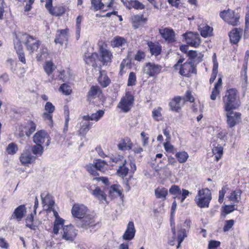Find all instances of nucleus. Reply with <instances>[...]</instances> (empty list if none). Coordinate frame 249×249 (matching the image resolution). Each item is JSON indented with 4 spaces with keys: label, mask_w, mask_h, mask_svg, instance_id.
<instances>
[{
    "label": "nucleus",
    "mask_w": 249,
    "mask_h": 249,
    "mask_svg": "<svg viewBox=\"0 0 249 249\" xmlns=\"http://www.w3.org/2000/svg\"><path fill=\"white\" fill-rule=\"evenodd\" d=\"M225 111L236 109L239 106L237 91L234 89L228 90L223 99Z\"/></svg>",
    "instance_id": "nucleus-1"
},
{
    "label": "nucleus",
    "mask_w": 249,
    "mask_h": 249,
    "mask_svg": "<svg viewBox=\"0 0 249 249\" xmlns=\"http://www.w3.org/2000/svg\"><path fill=\"white\" fill-rule=\"evenodd\" d=\"M211 199L212 195L210 190L208 188H205L198 191L195 200L199 207L206 208L208 207Z\"/></svg>",
    "instance_id": "nucleus-2"
},
{
    "label": "nucleus",
    "mask_w": 249,
    "mask_h": 249,
    "mask_svg": "<svg viewBox=\"0 0 249 249\" xmlns=\"http://www.w3.org/2000/svg\"><path fill=\"white\" fill-rule=\"evenodd\" d=\"M20 39L25 45L27 50L31 54L36 51L40 44L38 40L27 34H22L20 36Z\"/></svg>",
    "instance_id": "nucleus-3"
},
{
    "label": "nucleus",
    "mask_w": 249,
    "mask_h": 249,
    "mask_svg": "<svg viewBox=\"0 0 249 249\" xmlns=\"http://www.w3.org/2000/svg\"><path fill=\"white\" fill-rule=\"evenodd\" d=\"M220 17L229 24L237 26L239 24L240 16L237 13L231 9L224 10L220 13Z\"/></svg>",
    "instance_id": "nucleus-4"
},
{
    "label": "nucleus",
    "mask_w": 249,
    "mask_h": 249,
    "mask_svg": "<svg viewBox=\"0 0 249 249\" xmlns=\"http://www.w3.org/2000/svg\"><path fill=\"white\" fill-rule=\"evenodd\" d=\"M134 97L129 92L126 93L122 98L118 105V107L124 112H128L133 106Z\"/></svg>",
    "instance_id": "nucleus-5"
},
{
    "label": "nucleus",
    "mask_w": 249,
    "mask_h": 249,
    "mask_svg": "<svg viewBox=\"0 0 249 249\" xmlns=\"http://www.w3.org/2000/svg\"><path fill=\"white\" fill-rule=\"evenodd\" d=\"M51 139L49 135L44 130H41L35 133L33 137V141L36 144H44L48 147L50 144Z\"/></svg>",
    "instance_id": "nucleus-6"
},
{
    "label": "nucleus",
    "mask_w": 249,
    "mask_h": 249,
    "mask_svg": "<svg viewBox=\"0 0 249 249\" xmlns=\"http://www.w3.org/2000/svg\"><path fill=\"white\" fill-rule=\"evenodd\" d=\"M227 118V123L231 128L234 127L239 123L241 120V113L233 111V109L225 111Z\"/></svg>",
    "instance_id": "nucleus-7"
},
{
    "label": "nucleus",
    "mask_w": 249,
    "mask_h": 249,
    "mask_svg": "<svg viewBox=\"0 0 249 249\" xmlns=\"http://www.w3.org/2000/svg\"><path fill=\"white\" fill-rule=\"evenodd\" d=\"M161 67L153 63H147L143 68L144 73L150 77H154L160 73Z\"/></svg>",
    "instance_id": "nucleus-8"
},
{
    "label": "nucleus",
    "mask_w": 249,
    "mask_h": 249,
    "mask_svg": "<svg viewBox=\"0 0 249 249\" xmlns=\"http://www.w3.org/2000/svg\"><path fill=\"white\" fill-rule=\"evenodd\" d=\"M61 234L62 239L66 241L72 242L77 235V232L74 227L71 225H70L63 227Z\"/></svg>",
    "instance_id": "nucleus-9"
},
{
    "label": "nucleus",
    "mask_w": 249,
    "mask_h": 249,
    "mask_svg": "<svg viewBox=\"0 0 249 249\" xmlns=\"http://www.w3.org/2000/svg\"><path fill=\"white\" fill-rule=\"evenodd\" d=\"M186 43L189 45L197 47L200 44L201 39L198 33L189 32L183 34Z\"/></svg>",
    "instance_id": "nucleus-10"
},
{
    "label": "nucleus",
    "mask_w": 249,
    "mask_h": 249,
    "mask_svg": "<svg viewBox=\"0 0 249 249\" xmlns=\"http://www.w3.org/2000/svg\"><path fill=\"white\" fill-rule=\"evenodd\" d=\"M192 60L187 61L181 65L179 73L183 76H189L190 73H196V70Z\"/></svg>",
    "instance_id": "nucleus-11"
},
{
    "label": "nucleus",
    "mask_w": 249,
    "mask_h": 249,
    "mask_svg": "<svg viewBox=\"0 0 249 249\" xmlns=\"http://www.w3.org/2000/svg\"><path fill=\"white\" fill-rule=\"evenodd\" d=\"M88 208L83 204H75L72 207L71 213L73 217L81 219L87 214Z\"/></svg>",
    "instance_id": "nucleus-12"
},
{
    "label": "nucleus",
    "mask_w": 249,
    "mask_h": 249,
    "mask_svg": "<svg viewBox=\"0 0 249 249\" xmlns=\"http://www.w3.org/2000/svg\"><path fill=\"white\" fill-rule=\"evenodd\" d=\"M69 36V30L68 28L58 30L57 31L54 42L56 44L62 46L64 42L68 41Z\"/></svg>",
    "instance_id": "nucleus-13"
},
{
    "label": "nucleus",
    "mask_w": 249,
    "mask_h": 249,
    "mask_svg": "<svg viewBox=\"0 0 249 249\" xmlns=\"http://www.w3.org/2000/svg\"><path fill=\"white\" fill-rule=\"evenodd\" d=\"M135 233L136 230L134 223L132 221H130L127 225L126 230L124 233L122 238L124 240H131L134 238Z\"/></svg>",
    "instance_id": "nucleus-14"
},
{
    "label": "nucleus",
    "mask_w": 249,
    "mask_h": 249,
    "mask_svg": "<svg viewBox=\"0 0 249 249\" xmlns=\"http://www.w3.org/2000/svg\"><path fill=\"white\" fill-rule=\"evenodd\" d=\"M185 100L184 98L180 96H177L174 98L169 103V106L172 110L178 112L181 109L182 104L184 103Z\"/></svg>",
    "instance_id": "nucleus-15"
},
{
    "label": "nucleus",
    "mask_w": 249,
    "mask_h": 249,
    "mask_svg": "<svg viewBox=\"0 0 249 249\" xmlns=\"http://www.w3.org/2000/svg\"><path fill=\"white\" fill-rule=\"evenodd\" d=\"M242 33V29L240 28H234L229 34L231 42L233 44L237 43L241 37Z\"/></svg>",
    "instance_id": "nucleus-16"
},
{
    "label": "nucleus",
    "mask_w": 249,
    "mask_h": 249,
    "mask_svg": "<svg viewBox=\"0 0 249 249\" xmlns=\"http://www.w3.org/2000/svg\"><path fill=\"white\" fill-rule=\"evenodd\" d=\"M100 53L101 56V61L104 65H107L108 63L111 62L112 55L110 51L102 47L100 49Z\"/></svg>",
    "instance_id": "nucleus-17"
},
{
    "label": "nucleus",
    "mask_w": 249,
    "mask_h": 249,
    "mask_svg": "<svg viewBox=\"0 0 249 249\" xmlns=\"http://www.w3.org/2000/svg\"><path fill=\"white\" fill-rule=\"evenodd\" d=\"M159 32L161 36L166 41L170 42L174 40L175 33L173 30L168 28H164L163 29H160Z\"/></svg>",
    "instance_id": "nucleus-18"
},
{
    "label": "nucleus",
    "mask_w": 249,
    "mask_h": 249,
    "mask_svg": "<svg viewBox=\"0 0 249 249\" xmlns=\"http://www.w3.org/2000/svg\"><path fill=\"white\" fill-rule=\"evenodd\" d=\"M36 157L32 155L29 151H24L20 157V160L22 164L26 165L35 160Z\"/></svg>",
    "instance_id": "nucleus-19"
},
{
    "label": "nucleus",
    "mask_w": 249,
    "mask_h": 249,
    "mask_svg": "<svg viewBox=\"0 0 249 249\" xmlns=\"http://www.w3.org/2000/svg\"><path fill=\"white\" fill-rule=\"evenodd\" d=\"M26 213V208L24 205H21L18 207L14 211L12 217L13 219H16L20 221L24 216Z\"/></svg>",
    "instance_id": "nucleus-20"
},
{
    "label": "nucleus",
    "mask_w": 249,
    "mask_h": 249,
    "mask_svg": "<svg viewBox=\"0 0 249 249\" xmlns=\"http://www.w3.org/2000/svg\"><path fill=\"white\" fill-rule=\"evenodd\" d=\"M81 227L84 228H87L89 227L94 225V219L93 216L89 214H86L84 217L81 218Z\"/></svg>",
    "instance_id": "nucleus-21"
},
{
    "label": "nucleus",
    "mask_w": 249,
    "mask_h": 249,
    "mask_svg": "<svg viewBox=\"0 0 249 249\" xmlns=\"http://www.w3.org/2000/svg\"><path fill=\"white\" fill-rule=\"evenodd\" d=\"M202 36L207 37L212 35L213 28L208 25H200L198 27Z\"/></svg>",
    "instance_id": "nucleus-22"
},
{
    "label": "nucleus",
    "mask_w": 249,
    "mask_h": 249,
    "mask_svg": "<svg viewBox=\"0 0 249 249\" xmlns=\"http://www.w3.org/2000/svg\"><path fill=\"white\" fill-rule=\"evenodd\" d=\"M132 143L128 138H125L121 140L118 144V148L121 150H128L132 148Z\"/></svg>",
    "instance_id": "nucleus-23"
},
{
    "label": "nucleus",
    "mask_w": 249,
    "mask_h": 249,
    "mask_svg": "<svg viewBox=\"0 0 249 249\" xmlns=\"http://www.w3.org/2000/svg\"><path fill=\"white\" fill-rule=\"evenodd\" d=\"M21 129H22V131H24L27 136L29 137L35 131L36 124L33 122H28L25 126L23 128L21 127Z\"/></svg>",
    "instance_id": "nucleus-24"
},
{
    "label": "nucleus",
    "mask_w": 249,
    "mask_h": 249,
    "mask_svg": "<svg viewBox=\"0 0 249 249\" xmlns=\"http://www.w3.org/2000/svg\"><path fill=\"white\" fill-rule=\"evenodd\" d=\"M147 45L152 55L157 56L160 54L161 48L158 43H154L152 42H148Z\"/></svg>",
    "instance_id": "nucleus-25"
},
{
    "label": "nucleus",
    "mask_w": 249,
    "mask_h": 249,
    "mask_svg": "<svg viewBox=\"0 0 249 249\" xmlns=\"http://www.w3.org/2000/svg\"><path fill=\"white\" fill-rule=\"evenodd\" d=\"M101 93V90L98 86H92L88 93V99L90 100L94 98L97 96H99Z\"/></svg>",
    "instance_id": "nucleus-26"
},
{
    "label": "nucleus",
    "mask_w": 249,
    "mask_h": 249,
    "mask_svg": "<svg viewBox=\"0 0 249 249\" xmlns=\"http://www.w3.org/2000/svg\"><path fill=\"white\" fill-rule=\"evenodd\" d=\"M104 111L102 110H99L95 113H92L90 116L87 115L83 116V119L86 121L89 120H94L98 121L104 115Z\"/></svg>",
    "instance_id": "nucleus-27"
},
{
    "label": "nucleus",
    "mask_w": 249,
    "mask_h": 249,
    "mask_svg": "<svg viewBox=\"0 0 249 249\" xmlns=\"http://www.w3.org/2000/svg\"><path fill=\"white\" fill-rule=\"evenodd\" d=\"M167 194V190L164 187H159L155 190V195L158 198L165 200Z\"/></svg>",
    "instance_id": "nucleus-28"
},
{
    "label": "nucleus",
    "mask_w": 249,
    "mask_h": 249,
    "mask_svg": "<svg viewBox=\"0 0 249 249\" xmlns=\"http://www.w3.org/2000/svg\"><path fill=\"white\" fill-rule=\"evenodd\" d=\"M109 195L112 196H120L122 197V192L120 189L118 185L114 184L110 186L109 190Z\"/></svg>",
    "instance_id": "nucleus-29"
},
{
    "label": "nucleus",
    "mask_w": 249,
    "mask_h": 249,
    "mask_svg": "<svg viewBox=\"0 0 249 249\" xmlns=\"http://www.w3.org/2000/svg\"><path fill=\"white\" fill-rule=\"evenodd\" d=\"M213 153L214 155V158L216 160L218 161L223 155V147L221 145L218 144L216 146H215L213 148Z\"/></svg>",
    "instance_id": "nucleus-30"
},
{
    "label": "nucleus",
    "mask_w": 249,
    "mask_h": 249,
    "mask_svg": "<svg viewBox=\"0 0 249 249\" xmlns=\"http://www.w3.org/2000/svg\"><path fill=\"white\" fill-rule=\"evenodd\" d=\"M92 195L100 201L106 200V194L99 187H96L93 190Z\"/></svg>",
    "instance_id": "nucleus-31"
},
{
    "label": "nucleus",
    "mask_w": 249,
    "mask_h": 249,
    "mask_svg": "<svg viewBox=\"0 0 249 249\" xmlns=\"http://www.w3.org/2000/svg\"><path fill=\"white\" fill-rule=\"evenodd\" d=\"M125 43L126 40L124 38L117 36L114 38L111 42V45L113 47H121Z\"/></svg>",
    "instance_id": "nucleus-32"
},
{
    "label": "nucleus",
    "mask_w": 249,
    "mask_h": 249,
    "mask_svg": "<svg viewBox=\"0 0 249 249\" xmlns=\"http://www.w3.org/2000/svg\"><path fill=\"white\" fill-rule=\"evenodd\" d=\"M241 191L240 190L233 191L228 196L229 200L235 202H239L241 200Z\"/></svg>",
    "instance_id": "nucleus-33"
},
{
    "label": "nucleus",
    "mask_w": 249,
    "mask_h": 249,
    "mask_svg": "<svg viewBox=\"0 0 249 249\" xmlns=\"http://www.w3.org/2000/svg\"><path fill=\"white\" fill-rule=\"evenodd\" d=\"M98 171L105 172L107 169V163L105 161L98 159L94 162Z\"/></svg>",
    "instance_id": "nucleus-34"
},
{
    "label": "nucleus",
    "mask_w": 249,
    "mask_h": 249,
    "mask_svg": "<svg viewBox=\"0 0 249 249\" xmlns=\"http://www.w3.org/2000/svg\"><path fill=\"white\" fill-rule=\"evenodd\" d=\"M98 55L97 53H92L91 55H85L84 59L86 63L89 65H92L94 66V62L98 58Z\"/></svg>",
    "instance_id": "nucleus-35"
},
{
    "label": "nucleus",
    "mask_w": 249,
    "mask_h": 249,
    "mask_svg": "<svg viewBox=\"0 0 249 249\" xmlns=\"http://www.w3.org/2000/svg\"><path fill=\"white\" fill-rule=\"evenodd\" d=\"M41 196L42 198V203L44 205H48V212H50L51 210L54 209L53 208L54 201L53 200L51 199L49 196L47 195L44 198H43L42 195Z\"/></svg>",
    "instance_id": "nucleus-36"
},
{
    "label": "nucleus",
    "mask_w": 249,
    "mask_h": 249,
    "mask_svg": "<svg viewBox=\"0 0 249 249\" xmlns=\"http://www.w3.org/2000/svg\"><path fill=\"white\" fill-rule=\"evenodd\" d=\"M176 157L179 163H185L189 158L188 154L185 151H180L176 154Z\"/></svg>",
    "instance_id": "nucleus-37"
},
{
    "label": "nucleus",
    "mask_w": 249,
    "mask_h": 249,
    "mask_svg": "<svg viewBox=\"0 0 249 249\" xmlns=\"http://www.w3.org/2000/svg\"><path fill=\"white\" fill-rule=\"evenodd\" d=\"M64 220L63 219H55L54 222L53 232L55 234H58L60 229L63 228Z\"/></svg>",
    "instance_id": "nucleus-38"
},
{
    "label": "nucleus",
    "mask_w": 249,
    "mask_h": 249,
    "mask_svg": "<svg viewBox=\"0 0 249 249\" xmlns=\"http://www.w3.org/2000/svg\"><path fill=\"white\" fill-rule=\"evenodd\" d=\"M31 151L34 155L41 156L44 151L43 146L41 144H36L32 146Z\"/></svg>",
    "instance_id": "nucleus-39"
},
{
    "label": "nucleus",
    "mask_w": 249,
    "mask_h": 249,
    "mask_svg": "<svg viewBox=\"0 0 249 249\" xmlns=\"http://www.w3.org/2000/svg\"><path fill=\"white\" fill-rule=\"evenodd\" d=\"M187 236L186 231L185 229L181 228L179 231L178 235V245L177 248H179L180 244L183 241L184 238Z\"/></svg>",
    "instance_id": "nucleus-40"
},
{
    "label": "nucleus",
    "mask_w": 249,
    "mask_h": 249,
    "mask_svg": "<svg viewBox=\"0 0 249 249\" xmlns=\"http://www.w3.org/2000/svg\"><path fill=\"white\" fill-rule=\"evenodd\" d=\"M98 82L103 87H107L110 83V79L106 74L100 73V75L98 78Z\"/></svg>",
    "instance_id": "nucleus-41"
},
{
    "label": "nucleus",
    "mask_w": 249,
    "mask_h": 249,
    "mask_svg": "<svg viewBox=\"0 0 249 249\" xmlns=\"http://www.w3.org/2000/svg\"><path fill=\"white\" fill-rule=\"evenodd\" d=\"M87 171L91 175L94 176H99L97 169L94 163H89L85 166Z\"/></svg>",
    "instance_id": "nucleus-42"
},
{
    "label": "nucleus",
    "mask_w": 249,
    "mask_h": 249,
    "mask_svg": "<svg viewBox=\"0 0 249 249\" xmlns=\"http://www.w3.org/2000/svg\"><path fill=\"white\" fill-rule=\"evenodd\" d=\"M125 160L122 162V165L119 166L117 170V173L120 177H124L126 176L128 172V168L125 165Z\"/></svg>",
    "instance_id": "nucleus-43"
},
{
    "label": "nucleus",
    "mask_w": 249,
    "mask_h": 249,
    "mask_svg": "<svg viewBox=\"0 0 249 249\" xmlns=\"http://www.w3.org/2000/svg\"><path fill=\"white\" fill-rule=\"evenodd\" d=\"M18 150L17 145L14 142L9 143L6 147V152L9 155H14Z\"/></svg>",
    "instance_id": "nucleus-44"
},
{
    "label": "nucleus",
    "mask_w": 249,
    "mask_h": 249,
    "mask_svg": "<svg viewBox=\"0 0 249 249\" xmlns=\"http://www.w3.org/2000/svg\"><path fill=\"white\" fill-rule=\"evenodd\" d=\"M92 123L88 121H87L83 123L80 130L79 133L81 135H85L89 131L90 128L91 127Z\"/></svg>",
    "instance_id": "nucleus-45"
},
{
    "label": "nucleus",
    "mask_w": 249,
    "mask_h": 249,
    "mask_svg": "<svg viewBox=\"0 0 249 249\" xmlns=\"http://www.w3.org/2000/svg\"><path fill=\"white\" fill-rule=\"evenodd\" d=\"M65 12V8L62 6L55 7L53 9L50 10V12L55 16H61Z\"/></svg>",
    "instance_id": "nucleus-46"
},
{
    "label": "nucleus",
    "mask_w": 249,
    "mask_h": 249,
    "mask_svg": "<svg viewBox=\"0 0 249 249\" xmlns=\"http://www.w3.org/2000/svg\"><path fill=\"white\" fill-rule=\"evenodd\" d=\"M55 65L51 61H48L44 66V69L48 75H50L55 69Z\"/></svg>",
    "instance_id": "nucleus-47"
},
{
    "label": "nucleus",
    "mask_w": 249,
    "mask_h": 249,
    "mask_svg": "<svg viewBox=\"0 0 249 249\" xmlns=\"http://www.w3.org/2000/svg\"><path fill=\"white\" fill-rule=\"evenodd\" d=\"M91 3L95 11L103 9L104 8V4L101 0H91Z\"/></svg>",
    "instance_id": "nucleus-48"
},
{
    "label": "nucleus",
    "mask_w": 249,
    "mask_h": 249,
    "mask_svg": "<svg viewBox=\"0 0 249 249\" xmlns=\"http://www.w3.org/2000/svg\"><path fill=\"white\" fill-rule=\"evenodd\" d=\"M59 91H61L66 95H70L71 92V87L67 84L64 83L61 85L59 88Z\"/></svg>",
    "instance_id": "nucleus-49"
},
{
    "label": "nucleus",
    "mask_w": 249,
    "mask_h": 249,
    "mask_svg": "<svg viewBox=\"0 0 249 249\" xmlns=\"http://www.w3.org/2000/svg\"><path fill=\"white\" fill-rule=\"evenodd\" d=\"M161 108L160 107H158L157 108L154 109L152 111V116L155 120L158 121L161 120Z\"/></svg>",
    "instance_id": "nucleus-50"
},
{
    "label": "nucleus",
    "mask_w": 249,
    "mask_h": 249,
    "mask_svg": "<svg viewBox=\"0 0 249 249\" xmlns=\"http://www.w3.org/2000/svg\"><path fill=\"white\" fill-rule=\"evenodd\" d=\"M136 74L133 72H131L129 73L128 82H127V86H131L134 85L136 83Z\"/></svg>",
    "instance_id": "nucleus-51"
},
{
    "label": "nucleus",
    "mask_w": 249,
    "mask_h": 249,
    "mask_svg": "<svg viewBox=\"0 0 249 249\" xmlns=\"http://www.w3.org/2000/svg\"><path fill=\"white\" fill-rule=\"evenodd\" d=\"M130 5L129 7H133L136 9H143L145 8V6L142 3L137 0L131 1Z\"/></svg>",
    "instance_id": "nucleus-52"
},
{
    "label": "nucleus",
    "mask_w": 249,
    "mask_h": 249,
    "mask_svg": "<svg viewBox=\"0 0 249 249\" xmlns=\"http://www.w3.org/2000/svg\"><path fill=\"white\" fill-rule=\"evenodd\" d=\"M33 216L32 214L28 215L26 219V226L31 229H35V226L33 224Z\"/></svg>",
    "instance_id": "nucleus-53"
},
{
    "label": "nucleus",
    "mask_w": 249,
    "mask_h": 249,
    "mask_svg": "<svg viewBox=\"0 0 249 249\" xmlns=\"http://www.w3.org/2000/svg\"><path fill=\"white\" fill-rule=\"evenodd\" d=\"M132 22L134 23H139L144 22L146 19L143 18V15H135L132 18Z\"/></svg>",
    "instance_id": "nucleus-54"
},
{
    "label": "nucleus",
    "mask_w": 249,
    "mask_h": 249,
    "mask_svg": "<svg viewBox=\"0 0 249 249\" xmlns=\"http://www.w3.org/2000/svg\"><path fill=\"white\" fill-rule=\"evenodd\" d=\"M169 191L172 195L181 194V190L179 187L176 185L172 186Z\"/></svg>",
    "instance_id": "nucleus-55"
},
{
    "label": "nucleus",
    "mask_w": 249,
    "mask_h": 249,
    "mask_svg": "<svg viewBox=\"0 0 249 249\" xmlns=\"http://www.w3.org/2000/svg\"><path fill=\"white\" fill-rule=\"evenodd\" d=\"M234 223V221L232 219L226 220L225 221V224L223 227V231H227L230 230V229L233 226Z\"/></svg>",
    "instance_id": "nucleus-56"
},
{
    "label": "nucleus",
    "mask_w": 249,
    "mask_h": 249,
    "mask_svg": "<svg viewBox=\"0 0 249 249\" xmlns=\"http://www.w3.org/2000/svg\"><path fill=\"white\" fill-rule=\"evenodd\" d=\"M164 147L167 152L174 153L175 152L174 146L168 142L164 143Z\"/></svg>",
    "instance_id": "nucleus-57"
},
{
    "label": "nucleus",
    "mask_w": 249,
    "mask_h": 249,
    "mask_svg": "<svg viewBox=\"0 0 249 249\" xmlns=\"http://www.w3.org/2000/svg\"><path fill=\"white\" fill-rule=\"evenodd\" d=\"M45 109L47 112L52 113L55 110V107L52 103L48 102L45 104Z\"/></svg>",
    "instance_id": "nucleus-58"
},
{
    "label": "nucleus",
    "mask_w": 249,
    "mask_h": 249,
    "mask_svg": "<svg viewBox=\"0 0 249 249\" xmlns=\"http://www.w3.org/2000/svg\"><path fill=\"white\" fill-rule=\"evenodd\" d=\"M220 245V242L219 241L215 240H211L209 242L208 245L209 249H216Z\"/></svg>",
    "instance_id": "nucleus-59"
},
{
    "label": "nucleus",
    "mask_w": 249,
    "mask_h": 249,
    "mask_svg": "<svg viewBox=\"0 0 249 249\" xmlns=\"http://www.w3.org/2000/svg\"><path fill=\"white\" fill-rule=\"evenodd\" d=\"M220 93V90L219 89H218L217 88H215L214 87V88L213 89L212 94L211 95L210 98L212 100H215L216 99V97L217 95H218Z\"/></svg>",
    "instance_id": "nucleus-60"
},
{
    "label": "nucleus",
    "mask_w": 249,
    "mask_h": 249,
    "mask_svg": "<svg viewBox=\"0 0 249 249\" xmlns=\"http://www.w3.org/2000/svg\"><path fill=\"white\" fill-rule=\"evenodd\" d=\"M9 244L3 237H0V247L4 249H8Z\"/></svg>",
    "instance_id": "nucleus-61"
},
{
    "label": "nucleus",
    "mask_w": 249,
    "mask_h": 249,
    "mask_svg": "<svg viewBox=\"0 0 249 249\" xmlns=\"http://www.w3.org/2000/svg\"><path fill=\"white\" fill-rule=\"evenodd\" d=\"M226 192V188L225 187H223L222 188L221 190L219 192V202L220 203H222L223 201V199L224 196L225 195Z\"/></svg>",
    "instance_id": "nucleus-62"
},
{
    "label": "nucleus",
    "mask_w": 249,
    "mask_h": 249,
    "mask_svg": "<svg viewBox=\"0 0 249 249\" xmlns=\"http://www.w3.org/2000/svg\"><path fill=\"white\" fill-rule=\"evenodd\" d=\"M224 212L226 214L230 213H231L234 210V205H226L224 207Z\"/></svg>",
    "instance_id": "nucleus-63"
},
{
    "label": "nucleus",
    "mask_w": 249,
    "mask_h": 249,
    "mask_svg": "<svg viewBox=\"0 0 249 249\" xmlns=\"http://www.w3.org/2000/svg\"><path fill=\"white\" fill-rule=\"evenodd\" d=\"M42 117L44 120H48L49 123L52 124L53 123V117L52 113L45 112L43 114Z\"/></svg>",
    "instance_id": "nucleus-64"
}]
</instances>
